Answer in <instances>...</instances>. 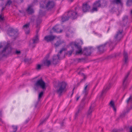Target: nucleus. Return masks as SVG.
I'll return each instance as SVG.
<instances>
[{
  "mask_svg": "<svg viewBox=\"0 0 132 132\" xmlns=\"http://www.w3.org/2000/svg\"><path fill=\"white\" fill-rule=\"evenodd\" d=\"M67 84L64 82H58L57 85H55L56 92L59 96L62 95L63 93L67 91Z\"/></svg>",
  "mask_w": 132,
  "mask_h": 132,
  "instance_id": "obj_1",
  "label": "nucleus"
},
{
  "mask_svg": "<svg viewBox=\"0 0 132 132\" xmlns=\"http://www.w3.org/2000/svg\"><path fill=\"white\" fill-rule=\"evenodd\" d=\"M116 44V43L111 42L110 40H109L104 44L97 46V48L100 53H103L105 50V47L106 45H108L110 47L111 50H112L114 48Z\"/></svg>",
  "mask_w": 132,
  "mask_h": 132,
  "instance_id": "obj_2",
  "label": "nucleus"
},
{
  "mask_svg": "<svg viewBox=\"0 0 132 132\" xmlns=\"http://www.w3.org/2000/svg\"><path fill=\"white\" fill-rule=\"evenodd\" d=\"M55 3L53 1L49 0H43L40 3V7L47 10L53 8L55 6Z\"/></svg>",
  "mask_w": 132,
  "mask_h": 132,
  "instance_id": "obj_3",
  "label": "nucleus"
},
{
  "mask_svg": "<svg viewBox=\"0 0 132 132\" xmlns=\"http://www.w3.org/2000/svg\"><path fill=\"white\" fill-rule=\"evenodd\" d=\"M76 47L77 49V50L76 51V54H83L84 55L88 56L90 55L91 54V51L90 49L85 48L84 50H82L80 46L76 45Z\"/></svg>",
  "mask_w": 132,
  "mask_h": 132,
  "instance_id": "obj_4",
  "label": "nucleus"
},
{
  "mask_svg": "<svg viewBox=\"0 0 132 132\" xmlns=\"http://www.w3.org/2000/svg\"><path fill=\"white\" fill-rule=\"evenodd\" d=\"M115 80L113 78L109 81L108 84L105 85L103 90H102L101 94L102 95L104 93H106L107 91L110 89L111 87L114 83Z\"/></svg>",
  "mask_w": 132,
  "mask_h": 132,
  "instance_id": "obj_5",
  "label": "nucleus"
},
{
  "mask_svg": "<svg viewBox=\"0 0 132 132\" xmlns=\"http://www.w3.org/2000/svg\"><path fill=\"white\" fill-rule=\"evenodd\" d=\"M66 49L65 48H62L59 53L57 55H55L53 56V62L54 64H56L58 62L60 58H61V55L63 51H65Z\"/></svg>",
  "mask_w": 132,
  "mask_h": 132,
  "instance_id": "obj_6",
  "label": "nucleus"
},
{
  "mask_svg": "<svg viewBox=\"0 0 132 132\" xmlns=\"http://www.w3.org/2000/svg\"><path fill=\"white\" fill-rule=\"evenodd\" d=\"M77 8H75V11L72 10L69 11L67 12V15L72 19H76L78 16L77 12Z\"/></svg>",
  "mask_w": 132,
  "mask_h": 132,
  "instance_id": "obj_7",
  "label": "nucleus"
},
{
  "mask_svg": "<svg viewBox=\"0 0 132 132\" xmlns=\"http://www.w3.org/2000/svg\"><path fill=\"white\" fill-rule=\"evenodd\" d=\"M34 86L36 87H40L43 89L46 88L45 83L42 78L38 80L35 83Z\"/></svg>",
  "mask_w": 132,
  "mask_h": 132,
  "instance_id": "obj_8",
  "label": "nucleus"
},
{
  "mask_svg": "<svg viewBox=\"0 0 132 132\" xmlns=\"http://www.w3.org/2000/svg\"><path fill=\"white\" fill-rule=\"evenodd\" d=\"M123 29H121L118 30L114 37L115 41L119 42L123 37Z\"/></svg>",
  "mask_w": 132,
  "mask_h": 132,
  "instance_id": "obj_9",
  "label": "nucleus"
},
{
  "mask_svg": "<svg viewBox=\"0 0 132 132\" xmlns=\"http://www.w3.org/2000/svg\"><path fill=\"white\" fill-rule=\"evenodd\" d=\"M7 33L9 36H13L14 37H16L18 35V31L11 28L9 29Z\"/></svg>",
  "mask_w": 132,
  "mask_h": 132,
  "instance_id": "obj_10",
  "label": "nucleus"
},
{
  "mask_svg": "<svg viewBox=\"0 0 132 132\" xmlns=\"http://www.w3.org/2000/svg\"><path fill=\"white\" fill-rule=\"evenodd\" d=\"M38 34H37L33 39L30 41L29 44L30 46L32 48L34 47L35 46V44L37 43L38 41Z\"/></svg>",
  "mask_w": 132,
  "mask_h": 132,
  "instance_id": "obj_11",
  "label": "nucleus"
},
{
  "mask_svg": "<svg viewBox=\"0 0 132 132\" xmlns=\"http://www.w3.org/2000/svg\"><path fill=\"white\" fill-rule=\"evenodd\" d=\"M90 86L89 84H85L83 90L82 92V94L84 95L85 97V96H86L88 94V91L90 88Z\"/></svg>",
  "mask_w": 132,
  "mask_h": 132,
  "instance_id": "obj_12",
  "label": "nucleus"
},
{
  "mask_svg": "<svg viewBox=\"0 0 132 132\" xmlns=\"http://www.w3.org/2000/svg\"><path fill=\"white\" fill-rule=\"evenodd\" d=\"M90 8V6L87 3H84L83 4L82 10L84 12H86L88 11Z\"/></svg>",
  "mask_w": 132,
  "mask_h": 132,
  "instance_id": "obj_13",
  "label": "nucleus"
},
{
  "mask_svg": "<svg viewBox=\"0 0 132 132\" xmlns=\"http://www.w3.org/2000/svg\"><path fill=\"white\" fill-rule=\"evenodd\" d=\"M55 37L52 35H49L46 36L44 37V39L47 42H48L53 40L55 38Z\"/></svg>",
  "mask_w": 132,
  "mask_h": 132,
  "instance_id": "obj_14",
  "label": "nucleus"
},
{
  "mask_svg": "<svg viewBox=\"0 0 132 132\" xmlns=\"http://www.w3.org/2000/svg\"><path fill=\"white\" fill-rule=\"evenodd\" d=\"M85 99V97H84L82 100V102L80 105L78 106V111L80 112L84 108L85 103L84 101Z\"/></svg>",
  "mask_w": 132,
  "mask_h": 132,
  "instance_id": "obj_15",
  "label": "nucleus"
},
{
  "mask_svg": "<svg viewBox=\"0 0 132 132\" xmlns=\"http://www.w3.org/2000/svg\"><path fill=\"white\" fill-rule=\"evenodd\" d=\"M29 24L28 23L23 25L22 27L23 29L25 30L26 33L28 34L29 32Z\"/></svg>",
  "mask_w": 132,
  "mask_h": 132,
  "instance_id": "obj_16",
  "label": "nucleus"
},
{
  "mask_svg": "<svg viewBox=\"0 0 132 132\" xmlns=\"http://www.w3.org/2000/svg\"><path fill=\"white\" fill-rule=\"evenodd\" d=\"M9 44H7V45L5 46L3 50L2 51L0 52V55H2V56L5 55L4 53L7 50L9 49V47H8Z\"/></svg>",
  "mask_w": 132,
  "mask_h": 132,
  "instance_id": "obj_17",
  "label": "nucleus"
},
{
  "mask_svg": "<svg viewBox=\"0 0 132 132\" xmlns=\"http://www.w3.org/2000/svg\"><path fill=\"white\" fill-rule=\"evenodd\" d=\"M123 55L124 63L126 64L128 62V55L127 53L125 51L123 52Z\"/></svg>",
  "mask_w": 132,
  "mask_h": 132,
  "instance_id": "obj_18",
  "label": "nucleus"
},
{
  "mask_svg": "<svg viewBox=\"0 0 132 132\" xmlns=\"http://www.w3.org/2000/svg\"><path fill=\"white\" fill-rule=\"evenodd\" d=\"M68 13H66L65 14L63 15L62 18V22H64L65 21L68 20L70 18L67 15Z\"/></svg>",
  "mask_w": 132,
  "mask_h": 132,
  "instance_id": "obj_19",
  "label": "nucleus"
},
{
  "mask_svg": "<svg viewBox=\"0 0 132 132\" xmlns=\"http://www.w3.org/2000/svg\"><path fill=\"white\" fill-rule=\"evenodd\" d=\"M129 75V73H128L125 76L123 80V85L124 87L126 86L127 84V79Z\"/></svg>",
  "mask_w": 132,
  "mask_h": 132,
  "instance_id": "obj_20",
  "label": "nucleus"
},
{
  "mask_svg": "<svg viewBox=\"0 0 132 132\" xmlns=\"http://www.w3.org/2000/svg\"><path fill=\"white\" fill-rule=\"evenodd\" d=\"M93 110V108L91 106H90L87 113V117L88 118H90L92 113Z\"/></svg>",
  "mask_w": 132,
  "mask_h": 132,
  "instance_id": "obj_21",
  "label": "nucleus"
},
{
  "mask_svg": "<svg viewBox=\"0 0 132 132\" xmlns=\"http://www.w3.org/2000/svg\"><path fill=\"white\" fill-rule=\"evenodd\" d=\"M32 6L31 5H30L28 7L27 11L29 14H32L34 12V10L32 8Z\"/></svg>",
  "mask_w": 132,
  "mask_h": 132,
  "instance_id": "obj_22",
  "label": "nucleus"
},
{
  "mask_svg": "<svg viewBox=\"0 0 132 132\" xmlns=\"http://www.w3.org/2000/svg\"><path fill=\"white\" fill-rule=\"evenodd\" d=\"M52 29L55 32H61V30L60 29H59V28L58 26L56 25L54 27H53L52 28Z\"/></svg>",
  "mask_w": 132,
  "mask_h": 132,
  "instance_id": "obj_23",
  "label": "nucleus"
},
{
  "mask_svg": "<svg viewBox=\"0 0 132 132\" xmlns=\"http://www.w3.org/2000/svg\"><path fill=\"white\" fill-rule=\"evenodd\" d=\"M93 6H96V7L98 8V7H101V4H100V1H96L93 4Z\"/></svg>",
  "mask_w": 132,
  "mask_h": 132,
  "instance_id": "obj_24",
  "label": "nucleus"
},
{
  "mask_svg": "<svg viewBox=\"0 0 132 132\" xmlns=\"http://www.w3.org/2000/svg\"><path fill=\"white\" fill-rule=\"evenodd\" d=\"M44 65L49 66L51 64V61L50 60H46L44 61L43 62Z\"/></svg>",
  "mask_w": 132,
  "mask_h": 132,
  "instance_id": "obj_25",
  "label": "nucleus"
},
{
  "mask_svg": "<svg viewBox=\"0 0 132 132\" xmlns=\"http://www.w3.org/2000/svg\"><path fill=\"white\" fill-rule=\"evenodd\" d=\"M18 127L16 125H12V130L10 132H16Z\"/></svg>",
  "mask_w": 132,
  "mask_h": 132,
  "instance_id": "obj_26",
  "label": "nucleus"
},
{
  "mask_svg": "<svg viewBox=\"0 0 132 132\" xmlns=\"http://www.w3.org/2000/svg\"><path fill=\"white\" fill-rule=\"evenodd\" d=\"M109 104L110 106L113 108V110L114 111L116 112V109L115 107L114 104V102L112 101H111L110 102Z\"/></svg>",
  "mask_w": 132,
  "mask_h": 132,
  "instance_id": "obj_27",
  "label": "nucleus"
},
{
  "mask_svg": "<svg viewBox=\"0 0 132 132\" xmlns=\"http://www.w3.org/2000/svg\"><path fill=\"white\" fill-rule=\"evenodd\" d=\"M64 42L63 41H61L60 40L59 41H57V42L55 44V45L56 47H57L60 45L64 43Z\"/></svg>",
  "mask_w": 132,
  "mask_h": 132,
  "instance_id": "obj_28",
  "label": "nucleus"
},
{
  "mask_svg": "<svg viewBox=\"0 0 132 132\" xmlns=\"http://www.w3.org/2000/svg\"><path fill=\"white\" fill-rule=\"evenodd\" d=\"M127 19L128 16H125L123 17L122 19V22H123V23L124 22V23L122 25V26H124L126 24L127 22Z\"/></svg>",
  "mask_w": 132,
  "mask_h": 132,
  "instance_id": "obj_29",
  "label": "nucleus"
},
{
  "mask_svg": "<svg viewBox=\"0 0 132 132\" xmlns=\"http://www.w3.org/2000/svg\"><path fill=\"white\" fill-rule=\"evenodd\" d=\"M112 3L113 4H121V0H112L111 1Z\"/></svg>",
  "mask_w": 132,
  "mask_h": 132,
  "instance_id": "obj_30",
  "label": "nucleus"
},
{
  "mask_svg": "<svg viewBox=\"0 0 132 132\" xmlns=\"http://www.w3.org/2000/svg\"><path fill=\"white\" fill-rule=\"evenodd\" d=\"M101 7H105L107 5V3L105 1H103L102 3H101Z\"/></svg>",
  "mask_w": 132,
  "mask_h": 132,
  "instance_id": "obj_31",
  "label": "nucleus"
},
{
  "mask_svg": "<svg viewBox=\"0 0 132 132\" xmlns=\"http://www.w3.org/2000/svg\"><path fill=\"white\" fill-rule=\"evenodd\" d=\"M4 20L3 14L2 13H1L0 14V21H3Z\"/></svg>",
  "mask_w": 132,
  "mask_h": 132,
  "instance_id": "obj_32",
  "label": "nucleus"
},
{
  "mask_svg": "<svg viewBox=\"0 0 132 132\" xmlns=\"http://www.w3.org/2000/svg\"><path fill=\"white\" fill-rule=\"evenodd\" d=\"M132 4V0H127V5L128 6H129Z\"/></svg>",
  "mask_w": 132,
  "mask_h": 132,
  "instance_id": "obj_33",
  "label": "nucleus"
},
{
  "mask_svg": "<svg viewBox=\"0 0 132 132\" xmlns=\"http://www.w3.org/2000/svg\"><path fill=\"white\" fill-rule=\"evenodd\" d=\"M12 3V2L10 0H8L5 4V6H10Z\"/></svg>",
  "mask_w": 132,
  "mask_h": 132,
  "instance_id": "obj_34",
  "label": "nucleus"
},
{
  "mask_svg": "<svg viewBox=\"0 0 132 132\" xmlns=\"http://www.w3.org/2000/svg\"><path fill=\"white\" fill-rule=\"evenodd\" d=\"M97 11V8L96 6H94L92 10L91 11V12H93L94 11Z\"/></svg>",
  "mask_w": 132,
  "mask_h": 132,
  "instance_id": "obj_35",
  "label": "nucleus"
},
{
  "mask_svg": "<svg viewBox=\"0 0 132 132\" xmlns=\"http://www.w3.org/2000/svg\"><path fill=\"white\" fill-rule=\"evenodd\" d=\"M80 113V112L79 111H77L75 113V117H74V119H76L77 118V117L79 115V114Z\"/></svg>",
  "mask_w": 132,
  "mask_h": 132,
  "instance_id": "obj_36",
  "label": "nucleus"
},
{
  "mask_svg": "<svg viewBox=\"0 0 132 132\" xmlns=\"http://www.w3.org/2000/svg\"><path fill=\"white\" fill-rule=\"evenodd\" d=\"M127 103H128L129 102H132V97L131 96H130L127 100Z\"/></svg>",
  "mask_w": 132,
  "mask_h": 132,
  "instance_id": "obj_37",
  "label": "nucleus"
},
{
  "mask_svg": "<svg viewBox=\"0 0 132 132\" xmlns=\"http://www.w3.org/2000/svg\"><path fill=\"white\" fill-rule=\"evenodd\" d=\"M43 92H40L39 94L38 95V99L39 100L40 98L43 96Z\"/></svg>",
  "mask_w": 132,
  "mask_h": 132,
  "instance_id": "obj_38",
  "label": "nucleus"
},
{
  "mask_svg": "<svg viewBox=\"0 0 132 132\" xmlns=\"http://www.w3.org/2000/svg\"><path fill=\"white\" fill-rule=\"evenodd\" d=\"M73 51V49H72V50L70 51H69L68 53L67 54L69 55V56H71L72 54V52Z\"/></svg>",
  "mask_w": 132,
  "mask_h": 132,
  "instance_id": "obj_39",
  "label": "nucleus"
},
{
  "mask_svg": "<svg viewBox=\"0 0 132 132\" xmlns=\"http://www.w3.org/2000/svg\"><path fill=\"white\" fill-rule=\"evenodd\" d=\"M23 1V0H14V2L17 3H21Z\"/></svg>",
  "mask_w": 132,
  "mask_h": 132,
  "instance_id": "obj_40",
  "label": "nucleus"
},
{
  "mask_svg": "<svg viewBox=\"0 0 132 132\" xmlns=\"http://www.w3.org/2000/svg\"><path fill=\"white\" fill-rule=\"evenodd\" d=\"M42 66V65L40 64H38L37 67V69L38 70L40 69L41 67Z\"/></svg>",
  "mask_w": 132,
  "mask_h": 132,
  "instance_id": "obj_41",
  "label": "nucleus"
},
{
  "mask_svg": "<svg viewBox=\"0 0 132 132\" xmlns=\"http://www.w3.org/2000/svg\"><path fill=\"white\" fill-rule=\"evenodd\" d=\"M48 118V117L46 118L44 120H43L42 121H41L39 125H41Z\"/></svg>",
  "mask_w": 132,
  "mask_h": 132,
  "instance_id": "obj_42",
  "label": "nucleus"
},
{
  "mask_svg": "<svg viewBox=\"0 0 132 132\" xmlns=\"http://www.w3.org/2000/svg\"><path fill=\"white\" fill-rule=\"evenodd\" d=\"M82 75L84 77V79H82V80H81V81H82L83 80H85V79L86 78V76L84 74L82 73Z\"/></svg>",
  "mask_w": 132,
  "mask_h": 132,
  "instance_id": "obj_43",
  "label": "nucleus"
},
{
  "mask_svg": "<svg viewBox=\"0 0 132 132\" xmlns=\"http://www.w3.org/2000/svg\"><path fill=\"white\" fill-rule=\"evenodd\" d=\"M15 53L16 54L18 55L20 53V51L16 50L15 51Z\"/></svg>",
  "mask_w": 132,
  "mask_h": 132,
  "instance_id": "obj_44",
  "label": "nucleus"
},
{
  "mask_svg": "<svg viewBox=\"0 0 132 132\" xmlns=\"http://www.w3.org/2000/svg\"><path fill=\"white\" fill-rule=\"evenodd\" d=\"M118 130L116 129H113L112 132H118Z\"/></svg>",
  "mask_w": 132,
  "mask_h": 132,
  "instance_id": "obj_45",
  "label": "nucleus"
},
{
  "mask_svg": "<svg viewBox=\"0 0 132 132\" xmlns=\"http://www.w3.org/2000/svg\"><path fill=\"white\" fill-rule=\"evenodd\" d=\"M1 122L2 123H4V122L2 120L1 118L0 117V122Z\"/></svg>",
  "mask_w": 132,
  "mask_h": 132,
  "instance_id": "obj_46",
  "label": "nucleus"
},
{
  "mask_svg": "<svg viewBox=\"0 0 132 132\" xmlns=\"http://www.w3.org/2000/svg\"><path fill=\"white\" fill-rule=\"evenodd\" d=\"M130 132H132V126L130 127L129 128Z\"/></svg>",
  "mask_w": 132,
  "mask_h": 132,
  "instance_id": "obj_47",
  "label": "nucleus"
},
{
  "mask_svg": "<svg viewBox=\"0 0 132 132\" xmlns=\"http://www.w3.org/2000/svg\"><path fill=\"white\" fill-rule=\"evenodd\" d=\"M29 120H30V119H28L26 120V121L25 122V123H27L28 122V121H29Z\"/></svg>",
  "mask_w": 132,
  "mask_h": 132,
  "instance_id": "obj_48",
  "label": "nucleus"
},
{
  "mask_svg": "<svg viewBox=\"0 0 132 132\" xmlns=\"http://www.w3.org/2000/svg\"><path fill=\"white\" fill-rule=\"evenodd\" d=\"M4 9H5V7H2V9L1 11V13H2V12L3 11V10H4Z\"/></svg>",
  "mask_w": 132,
  "mask_h": 132,
  "instance_id": "obj_49",
  "label": "nucleus"
},
{
  "mask_svg": "<svg viewBox=\"0 0 132 132\" xmlns=\"http://www.w3.org/2000/svg\"><path fill=\"white\" fill-rule=\"evenodd\" d=\"M2 117V112L0 110V117L1 118V117Z\"/></svg>",
  "mask_w": 132,
  "mask_h": 132,
  "instance_id": "obj_50",
  "label": "nucleus"
},
{
  "mask_svg": "<svg viewBox=\"0 0 132 132\" xmlns=\"http://www.w3.org/2000/svg\"><path fill=\"white\" fill-rule=\"evenodd\" d=\"M80 98V96L77 97L76 98V101H77Z\"/></svg>",
  "mask_w": 132,
  "mask_h": 132,
  "instance_id": "obj_51",
  "label": "nucleus"
},
{
  "mask_svg": "<svg viewBox=\"0 0 132 132\" xmlns=\"http://www.w3.org/2000/svg\"><path fill=\"white\" fill-rule=\"evenodd\" d=\"M3 73L2 72V71L1 70H0V75L2 74Z\"/></svg>",
  "mask_w": 132,
  "mask_h": 132,
  "instance_id": "obj_52",
  "label": "nucleus"
},
{
  "mask_svg": "<svg viewBox=\"0 0 132 132\" xmlns=\"http://www.w3.org/2000/svg\"><path fill=\"white\" fill-rule=\"evenodd\" d=\"M47 58H48L49 57V54H47L46 55V56Z\"/></svg>",
  "mask_w": 132,
  "mask_h": 132,
  "instance_id": "obj_53",
  "label": "nucleus"
},
{
  "mask_svg": "<svg viewBox=\"0 0 132 132\" xmlns=\"http://www.w3.org/2000/svg\"><path fill=\"white\" fill-rule=\"evenodd\" d=\"M42 11L41 10H40L39 11V13L40 15H42L41 14Z\"/></svg>",
  "mask_w": 132,
  "mask_h": 132,
  "instance_id": "obj_54",
  "label": "nucleus"
},
{
  "mask_svg": "<svg viewBox=\"0 0 132 132\" xmlns=\"http://www.w3.org/2000/svg\"><path fill=\"white\" fill-rule=\"evenodd\" d=\"M38 31H39V30H36V33H37V34H37V33H38Z\"/></svg>",
  "mask_w": 132,
  "mask_h": 132,
  "instance_id": "obj_55",
  "label": "nucleus"
},
{
  "mask_svg": "<svg viewBox=\"0 0 132 132\" xmlns=\"http://www.w3.org/2000/svg\"><path fill=\"white\" fill-rule=\"evenodd\" d=\"M2 47V46L1 44L0 45V48H1Z\"/></svg>",
  "mask_w": 132,
  "mask_h": 132,
  "instance_id": "obj_56",
  "label": "nucleus"
},
{
  "mask_svg": "<svg viewBox=\"0 0 132 132\" xmlns=\"http://www.w3.org/2000/svg\"><path fill=\"white\" fill-rule=\"evenodd\" d=\"M74 0H68V1H70V2H72Z\"/></svg>",
  "mask_w": 132,
  "mask_h": 132,
  "instance_id": "obj_57",
  "label": "nucleus"
},
{
  "mask_svg": "<svg viewBox=\"0 0 132 132\" xmlns=\"http://www.w3.org/2000/svg\"><path fill=\"white\" fill-rule=\"evenodd\" d=\"M34 2H37V0H34Z\"/></svg>",
  "mask_w": 132,
  "mask_h": 132,
  "instance_id": "obj_58",
  "label": "nucleus"
},
{
  "mask_svg": "<svg viewBox=\"0 0 132 132\" xmlns=\"http://www.w3.org/2000/svg\"><path fill=\"white\" fill-rule=\"evenodd\" d=\"M9 53V52H7L6 53H7V54H8V53Z\"/></svg>",
  "mask_w": 132,
  "mask_h": 132,
  "instance_id": "obj_59",
  "label": "nucleus"
},
{
  "mask_svg": "<svg viewBox=\"0 0 132 132\" xmlns=\"http://www.w3.org/2000/svg\"><path fill=\"white\" fill-rule=\"evenodd\" d=\"M78 60H80V59H78Z\"/></svg>",
  "mask_w": 132,
  "mask_h": 132,
  "instance_id": "obj_60",
  "label": "nucleus"
},
{
  "mask_svg": "<svg viewBox=\"0 0 132 132\" xmlns=\"http://www.w3.org/2000/svg\"><path fill=\"white\" fill-rule=\"evenodd\" d=\"M41 22V21H39V22Z\"/></svg>",
  "mask_w": 132,
  "mask_h": 132,
  "instance_id": "obj_61",
  "label": "nucleus"
},
{
  "mask_svg": "<svg viewBox=\"0 0 132 132\" xmlns=\"http://www.w3.org/2000/svg\"><path fill=\"white\" fill-rule=\"evenodd\" d=\"M73 93H72V94H73Z\"/></svg>",
  "mask_w": 132,
  "mask_h": 132,
  "instance_id": "obj_62",
  "label": "nucleus"
},
{
  "mask_svg": "<svg viewBox=\"0 0 132 132\" xmlns=\"http://www.w3.org/2000/svg\"><path fill=\"white\" fill-rule=\"evenodd\" d=\"M109 28L108 31L109 30Z\"/></svg>",
  "mask_w": 132,
  "mask_h": 132,
  "instance_id": "obj_63",
  "label": "nucleus"
},
{
  "mask_svg": "<svg viewBox=\"0 0 132 132\" xmlns=\"http://www.w3.org/2000/svg\"><path fill=\"white\" fill-rule=\"evenodd\" d=\"M37 22L38 23V21H37Z\"/></svg>",
  "mask_w": 132,
  "mask_h": 132,
  "instance_id": "obj_64",
  "label": "nucleus"
}]
</instances>
